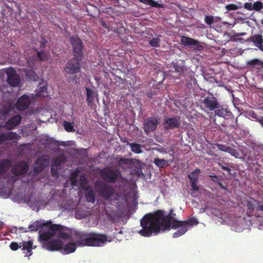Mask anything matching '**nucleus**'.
<instances>
[{"label":"nucleus","mask_w":263,"mask_h":263,"mask_svg":"<svg viewBox=\"0 0 263 263\" xmlns=\"http://www.w3.org/2000/svg\"><path fill=\"white\" fill-rule=\"evenodd\" d=\"M171 214H165L162 210H157L144 216L140 221L142 229L139 234L143 237H150L152 234H158L162 229L169 230L170 228L178 229V231L172 234L173 238H178L187 232L189 227L196 226L198 221L192 217L185 221L173 220Z\"/></svg>","instance_id":"f257e3e1"},{"label":"nucleus","mask_w":263,"mask_h":263,"mask_svg":"<svg viewBox=\"0 0 263 263\" xmlns=\"http://www.w3.org/2000/svg\"><path fill=\"white\" fill-rule=\"evenodd\" d=\"M47 226L48 227V229L46 231L39 232V237L42 240L50 239L55 235L59 238L64 240L71 239V231L66 227L59 224H53L51 221H47Z\"/></svg>","instance_id":"f03ea898"},{"label":"nucleus","mask_w":263,"mask_h":263,"mask_svg":"<svg viewBox=\"0 0 263 263\" xmlns=\"http://www.w3.org/2000/svg\"><path fill=\"white\" fill-rule=\"evenodd\" d=\"M100 174L102 179L109 183H115L121 176V171L117 169L104 168L101 170Z\"/></svg>","instance_id":"7ed1b4c3"},{"label":"nucleus","mask_w":263,"mask_h":263,"mask_svg":"<svg viewBox=\"0 0 263 263\" xmlns=\"http://www.w3.org/2000/svg\"><path fill=\"white\" fill-rule=\"evenodd\" d=\"M87 241L86 246L100 247L107 242V237L105 234L91 232L89 233Z\"/></svg>","instance_id":"20e7f679"},{"label":"nucleus","mask_w":263,"mask_h":263,"mask_svg":"<svg viewBox=\"0 0 263 263\" xmlns=\"http://www.w3.org/2000/svg\"><path fill=\"white\" fill-rule=\"evenodd\" d=\"M96 188L101 197L106 200L109 199L114 195L113 188L102 181H97Z\"/></svg>","instance_id":"39448f33"},{"label":"nucleus","mask_w":263,"mask_h":263,"mask_svg":"<svg viewBox=\"0 0 263 263\" xmlns=\"http://www.w3.org/2000/svg\"><path fill=\"white\" fill-rule=\"evenodd\" d=\"M70 42L71 45H72L74 57L78 58L79 59L83 58V42L81 40L77 35L71 36Z\"/></svg>","instance_id":"423d86ee"},{"label":"nucleus","mask_w":263,"mask_h":263,"mask_svg":"<svg viewBox=\"0 0 263 263\" xmlns=\"http://www.w3.org/2000/svg\"><path fill=\"white\" fill-rule=\"evenodd\" d=\"M83 60V58L80 59L78 58H73L67 62L64 71L67 74H76L80 71V62Z\"/></svg>","instance_id":"0eeeda50"},{"label":"nucleus","mask_w":263,"mask_h":263,"mask_svg":"<svg viewBox=\"0 0 263 263\" xmlns=\"http://www.w3.org/2000/svg\"><path fill=\"white\" fill-rule=\"evenodd\" d=\"M39 240L42 243L43 247L50 251L61 250L63 246L62 241L60 239L42 240L39 238Z\"/></svg>","instance_id":"6e6552de"},{"label":"nucleus","mask_w":263,"mask_h":263,"mask_svg":"<svg viewBox=\"0 0 263 263\" xmlns=\"http://www.w3.org/2000/svg\"><path fill=\"white\" fill-rule=\"evenodd\" d=\"M159 119L157 117H149L144 121L143 129L145 134L148 135L151 132H154L157 128Z\"/></svg>","instance_id":"1a4fd4ad"},{"label":"nucleus","mask_w":263,"mask_h":263,"mask_svg":"<svg viewBox=\"0 0 263 263\" xmlns=\"http://www.w3.org/2000/svg\"><path fill=\"white\" fill-rule=\"evenodd\" d=\"M5 73L8 76V83L10 86L12 87L18 86L20 83V79L18 74H16V71L12 68H9L5 71Z\"/></svg>","instance_id":"9d476101"},{"label":"nucleus","mask_w":263,"mask_h":263,"mask_svg":"<svg viewBox=\"0 0 263 263\" xmlns=\"http://www.w3.org/2000/svg\"><path fill=\"white\" fill-rule=\"evenodd\" d=\"M29 171V165L25 161H20L12 168V173L16 176H22Z\"/></svg>","instance_id":"9b49d317"},{"label":"nucleus","mask_w":263,"mask_h":263,"mask_svg":"<svg viewBox=\"0 0 263 263\" xmlns=\"http://www.w3.org/2000/svg\"><path fill=\"white\" fill-rule=\"evenodd\" d=\"M30 103V97L26 95H23L16 101L15 106L18 110L22 111L29 108Z\"/></svg>","instance_id":"f8f14e48"},{"label":"nucleus","mask_w":263,"mask_h":263,"mask_svg":"<svg viewBox=\"0 0 263 263\" xmlns=\"http://www.w3.org/2000/svg\"><path fill=\"white\" fill-rule=\"evenodd\" d=\"M202 103L204 104L205 108H208L211 111L219 108L220 106L216 98L214 97L212 94H211V96L205 98L203 100Z\"/></svg>","instance_id":"ddd939ff"},{"label":"nucleus","mask_w":263,"mask_h":263,"mask_svg":"<svg viewBox=\"0 0 263 263\" xmlns=\"http://www.w3.org/2000/svg\"><path fill=\"white\" fill-rule=\"evenodd\" d=\"M89 234L86 232L77 231L73 236V240L78 246H86Z\"/></svg>","instance_id":"4468645a"},{"label":"nucleus","mask_w":263,"mask_h":263,"mask_svg":"<svg viewBox=\"0 0 263 263\" xmlns=\"http://www.w3.org/2000/svg\"><path fill=\"white\" fill-rule=\"evenodd\" d=\"M181 122H180L179 119L177 117L165 118L163 123L164 128L165 130L178 128Z\"/></svg>","instance_id":"2eb2a0df"},{"label":"nucleus","mask_w":263,"mask_h":263,"mask_svg":"<svg viewBox=\"0 0 263 263\" xmlns=\"http://www.w3.org/2000/svg\"><path fill=\"white\" fill-rule=\"evenodd\" d=\"M48 165L49 161L40 157L36 159V162L34 163L33 171L37 174H40Z\"/></svg>","instance_id":"dca6fc26"},{"label":"nucleus","mask_w":263,"mask_h":263,"mask_svg":"<svg viewBox=\"0 0 263 263\" xmlns=\"http://www.w3.org/2000/svg\"><path fill=\"white\" fill-rule=\"evenodd\" d=\"M181 42L184 45L192 46L195 50L200 51L202 48V46L200 45L198 41L187 36H183L181 37Z\"/></svg>","instance_id":"f3484780"},{"label":"nucleus","mask_w":263,"mask_h":263,"mask_svg":"<svg viewBox=\"0 0 263 263\" xmlns=\"http://www.w3.org/2000/svg\"><path fill=\"white\" fill-rule=\"evenodd\" d=\"M247 208H248L247 213L249 216H251L255 208L257 211L263 212V204L255 200H250L247 202Z\"/></svg>","instance_id":"a211bd4d"},{"label":"nucleus","mask_w":263,"mask_h":263,"mask_svg":"<svg viewBox=\"0 0 263 263\" xmlns=\"http://www.w3.org/2000/svg\"><path fill=\"white\" fill-rule=\"evenodd\" d=\"M22 119V118L20 115H16L9 119L8 121L5 123L4 127L6 128L7 129L11 130L18 125Z\"/></svg>","instance_id":"6ab92c4d"},{"label":"nucleus","mask_w":263,"mask_h":263,"mask_svg":"<svg viewBox=\"0 0 263 263\" xmlns=\"http://www.w3.org/2000/svg\"><path fill=\"white\" fill-rule=\"evenodd\" d=\"M217 148H218L219 151L222 152H225L227 153L230 154L231 156L234 157L235 158L239 157V153L237 152L235 148H233L232 147H230L229 145H226L222 144L217 143L216 144Z\"/></svg>","instance_id":"aec40b11"},{"label":"nucleus","mask_w":263,"mask_h":263,"mask_svg":"<svg viewBox=\"0 0 263 263\" xmlns=\"http://www.w3.org/2000/svg\"><path fill=\"white\" fill-rule=\"evenodd\" d=\"M248 41L254 44V45L260 50H262L263 37L261 34H256L250 36V37L248 39Z\"/></svg>","instance_id":"412c9836"},{"label":"nucleus","mask_w":263,"mask_h":263,"mask_svg":"<svg viewBox=\"0 0 263 263\" xmlns=\"http://www.w3.org/2000/svg\"><path fill=\"white\" fill-rule=\"evenodd\" d=\"M21 248H22L23 253L25 254V256H30L32 255L33 241L32 240L23 241Z\"/></svg>","instance_id":"4be33fe9"},{"label":"nucleus","mask_w":263,"mask_h":263,"mask_svg":"<svg viewBox=\"0 0 263 263\" xmlns=\"http://www.w3.org/2000/svg\"><path fill=\"white\" fill-rule=\"evenodd\" d=\"M29 229L31 231H37L40 229H43V232L46 231L48 229L47 222L44 223L40 221L36 220L29 226Z\"/></svg>","instance_id":"5701e85b"},{"label":"nucleus","mask_w":263,"mask_h":263,"mask_svg":"<svg viewBox=\"0 0 263 263\" xmlns=\"http://www.w3.org/2000/svg\"><path fill=\"white\" fill-rule=\"evenodd\" d=\"M85 89L86 91V102L87 105L91 106L94 102L95 98L98 96V93L90 88L86 87Z\"/></svg>","instance_id":"b1692460"},{"label":"nucleus","mask_w":263,"mask_h":263,"mask_svg":"<svg viewBox=\"0 0 263 263\" xmlns=\"http://www.w3.org/2000/svg\"><path fill=\"white\" fill-rule=\"evenodd\" d=\"M77 249V244L74 242H69L66 243V245L62 247L61 249V251L63 254H69L76 251Z\"/></svg>","instance_id":"393cba45"},{"label":"nucleus","mask_w":263,"mask_h":263,"mask_svg":"<svg viewBox=\"0 0 263 263\" xmlns=\"http://www.w3.org/2000/svg\"><path fill=\"white\" fill-rule=\"evenodd\" d=\"M12 165V162L9 159L0 160V174L5 173Z\"/></svg>","instance_id":"a878e982"},{"label":"nucleus","mask_w":263,"mask_h":263,"mask_svg":"<svg viewBox=\"0 0 263 263\" xmlns=\"http://www.w3.org/2000/svg\"><path fill=\"white\" fill-rule=\"evenodd\" d=\"M85 190V198L88 202L94 203L95 201V196L94 192L90 186H87L84 188Z\"/></svg>","instance_id":"bb28decb"},{"label":"nucleus","mask_w":263,"mask_h":263,"mask_svg":"<svg viewBox=\"0 0 263 263\" xmlns=\"http://www.w3.org/2000/svg\"><path fill=\"white\" fill-rule=\"evenodd\" d=\"M216 164L221 168L222 170H224L227 172V174L229 175H232V163L229 162H225L224 161H220L216 162Z\"/></svg>","instance_id":"cd10ccee"},{"label":"nucleus","mask_w":263,"mask_h":263,"mask_svg":"<svg viewBox=\"0 0 263 263\" xmlns=\"http://www.w3.org/2000/svg\"><path fill=\"white\" fill-rule=\"evenodd\" d=\"M13 109L12 106L9 105L3 107L0 109V120H4L9 115L10 112L12 111Z\"/></svg>","instance_id":"c85d7f7f"},{"label":"nucleus","mask_w":263,"mask_h":263,"mask_svg":"<svg viewBox=\"0 0 263 263\" xmlns=\"http://www.w3.org/2000/svg\"><path fill=\"white\" fill-rule=\"evenodd\" d=\"M154 163L159 168H165L169 165L168 161L164 159L155 158Z\"/></svg>","instance_id":"c756f323"},{"label":"nucleus","mask_w":263,"mask_h":263,"mask_svg":"<svg viewBox=\"0 0 263 263\" xmlns=\"http://www.w3.org/2000/svg\"><path fill=\"white\" fill-rule=\"evenodd\" d=\"M2 136L4 141L18 140L20 136L15 132H9L7 134L2 133Z\"/></svg>","instance_id":"7c9ffc66"},{"label":"nucleus","mask_w":263,"mask_h":263,"mask_svg":"<svg viewBox=\"0 0 263 263\" xmlns=\"http://www.w3.org/2000/svg\"><path fill=\"white\" fill-rule=\"evenodd\" d=\"M60 166V162L59 161L55 160L51 165V173L53 176L58 177L59 174L58 173V169Z\"/></svg>","instance_id":"2f4dec72"},{"label":"nucleus","mask_w":263,"mask_h":263,"mask_svg":"<svg viewBox=\"0 0 263 263\" xmlns=\"http://www.w3.org/2000/svg\"><path fill=\"white\" fill-rule=\"evenodd\" d=\"M201 172L199 168H196L195 171L188 175V178L190 181H198L199 174Z\"/></svg>","instance_id":"473e14b6"},{"label":"nucleus","mask_w":263,"mask_h":263,"mask_svg":"<svg viewBox=\"0 0 263 263\" xmlns=\"http://www.w3.org/2000/svg\"><path fill=\"white\" fill-rule=\"evenodd\" d=\"M247 65L260 68L262 67V63L260 61L259 59H252L247 62Z\"/></svg>","instance_id":"72a5a7b5"},{"label":"nucleus","mask_w":263,"mask_h":263,"mask_svg":"<svg viewBox=\"0 0 263 263\" xmlns=\"http://www.w3.org/2000/svg\"><path fill=\"white\" fill-rule=\"evenodd\" d=\"M48 59V54L44 51H37L35 60L44 61Z\"/></svg>","instance_id":"f704fd0d"},{"label":"nucleus","mask_w":263,"mask_h":263,"mask_svg":"<svg viewBox=\"0 0 263 263\" xmlns=\"http://www.w3.org/2000/svg\"><path fill=\"white\" fill-rule=\"evenodd\" d=\"M117 162L118 166L123 167L125 165L132 164V163H133V159L120 158V159L118 160Z\"/></svg>","instance_id":"c9c22d12"},{"label":"nucleus","mask_w":263,"mask_h":263,"mask_svg":"<svg viewBox=\"0 0 263 263\" xmlns=\"http://www.w3.org/2000/svg\"><path fill=\"white\" fill-rule=\"evenodd\" d=\"M132 152L136 154H140L141 153V145L138 143L130 144Z\"/></svg>","instance_id":"e433bc0d"},{"label":"nucleus","mask_w":263,"mask_h":263,"mask_svg":"<svg viewBox=\"0 0 263 263\" xmlns=\"http://www.w3.org/2000/svg\"><path fill=\"white\" fill-rule=\"evenodd\" d=\"M174 71L179 74H183L185 69L184 66L179 64H175L174 65Z\"/></svg>","instance_id":"4c0bfd02"},{"label":"nucleus","mask_w":263,"mask_h":263,"mask_svg":"<svg viewBox=\"0 0 263 263\" xmlns=\"http://www.w3.org/2000/svg\"><path fill=\"white\" fill-rule=\"evenodd\" d=\"M64 128L66 131L68 132H74V129L73 127V125L72 122H69L67 121H64Z\"/></svg>","instance_id":"58836bf2"},{"label":"nucleus","mask_w":263,"mask_h":263,"mask_svg":"<svg viewBox=\"0 0 263 263\" xmlns=\"http://www.w3.org/2000/svg\"><path fill=\"white\" fill-rule=\"evenodd\" d=\"M160 39H159L158 37H155L152 39V40L149 41V45L153 47H158L160 46Z\"/></svg>","instance_id":"ea45409f"},{"label":"nucleus","mask_w":263,"mask_h":263,"mask_svg":"<svg viewBox=\"0 0 263 263\" xmlns=\"http://www.w3.org/2000/svg\"><path fill=\"white\" fill-rule=\"evenodd\" d=\"M78 172H74L72 174L70 175V181H71V184H72V185L73 186H77L78 185Z\"/></svg>","instance_id":"a19ab883"},{"label":"nucleus","mask_w":263,"mask_h":263,"mask_svg":"<svg viewBox=\"0 0 263 263\" xmlns=\"http://www.w3.org/2000/svg\"><path fill=\"white\" fill-rule=\"evenodd\" d=\"M88 183L86 177L84 175H81L80 176L79 183L78 182V184H80V186L84 187L86 186Z\"/></svg>","instance_id":"79ce46f5"},{"label":"nucleus","mask_w":263,"mask_h":263,"mask_svg":"<svg viewBox=\"0 0 263 263\" xmlns=\"http://www.w3.org/2000/svg\"><path fill=\"white\" fill-rule=\"evenodd\" d=\"M140 2L145 5H148L152 7H157L158 3L154 0H139Z\"/></svg>","instance_id":"37998d69"},{"label":"nucleus","mask_w":263,"mask_h":263,"mask_svg":"<svg viewBox=\"0 0 263 263\" xmlns=\"http://www.w3.org/2000/svg\"><path fill=\"white\" fill-rule=\"evenodd\" d=\"M263 8V3L259 1L255 2L253 4V10L259 11Z\"/></svg>","instance_id":"c03bdc74"},{"label":"nucleus","mask_w":263,"mask_h":263,"mask_svg":"<svg viewBox=\"0 0 263 263\" xmlns=\"http://www.w3.org/2000/svg\"><path fill=\"white\" fill-rule=\"evenodd\" d=\"M22 243H20V245H19L18 243L12 242L10 243V248L13 251H16L18 250L19 248H21V245Z\"/></svg>","instance_id":"a18cd8bd"},{"label":"nucleus","mask_w":263,"mask_h":263,"mask_svg":"<svg viewBox=\"0 0 263 263\" xmlns=\"http://www.w3.org/2000/svg\"><path fill=\"white\" fill-rule=\"evenodd\" d=\"M205 23L208 25H212L213 23L214 18L213 16H205Z\"/></svg>","instance_id":"49530a36"},{"label":"nucleus","mask_w":263,"mask_h":263,"mask_svg":"<svg viewBox=\"0 0 263 263\" xmlns=\"http://www.w3.org/2000/svg\"><path fill=\"white\" fill-rule=\"evenodd\" d=\"M215 112H216V115L217 116H218L219 117H224L226 115V111L223 108L216 110L215 111Z\"/></svg>","instance_id":"de8ad7c7"},{"label":"nucleus","mask_w":263,"mask_h":263,"mask_svg":"<svg viewBox=\"0 0 263 263\" xmlns=\"http://www.w3.org/2000/svg\"><path fill=\"white\" fill-rule=\"evenodd\" d=\"M243 8H245L247 10L253 11V4L251 2H246L243 4Z\"/></svg>","instance_id":"09e8293b"},{"label":"nucleus","mask_w":263,"mask_h":263,"mask_svg":"<svg viewBox=\"0 0 263 263\" xmlns=\"http://www.w3.org/2000/svg\"><path fill=\"white\" fill-rule=\"evenodd\" d=\"M198 181H190L191 186L193 191L197 192L199 190V187L197 185V182Z\"/></svg>","instance_id":"8fccbe9b"},{"label":"nucleus","mask_w":263,"mask_h":263,"mask_svg":"<svg viewBox=\"0 0 263 263\" xmlns=\"http://www.w3.org/2000/svg\"><path fill=\"white\" fill-rule=\"evenodd\" d=\"M227 10L233 11L237 9V7L235 4H229L226 6Z\"/></svg>","instance_id":"3c124183"},{"label":"nucleus","mask_w":263,"mask_h":263,"mask_svg":"<svg viewBox=\"0 0 263 263\" xmlns=\"http://www.w3.org/2000/svg\"><path fill=\"white\" fill-rule=\"evenodd\" d=\"M209 177H211V180L213 182L217 183L220 182L218 177L216 175H210Z\"/></svg>","instance_id":"603ef678"},{"label":"nucleus","mask_w":263,"mask_h":263,"mask_svg":"<svg viewBox=\"0 0 263 263\" xmlns=\"http://www.w3.org/2000/svg\"><path fill=\"white\" fill-rule=\"evenodd\" d=\"M216 184L217 185H218L219 186V187H220L221 189L225 190L226 191H227L228 188L227 187V186L223 185L221 182H220L216 183Z\"/></svg>","instance_id":"864d4df0"},{"label":"nucleus","mask_w":263,"mask_h":263,"mask_svg":"<svg viewBox=\"0 0 263 263\" xmlns=\"http://www.w3.org/2000/svg\"><path fill=\"white\" fill-rule=\"evenodd\" d=\"M230 128L236 129L237 128V119H235V125H230Z\"/></svg>","instance_id":"5fc2aeb1"},{"label":"nucleus","mask_w":263,"mask_h":263,"mask_svg":"<svg viewBox=\"0 0 263 263\" xmlns=\"http://www.w3.org/2000/svg\"><path fill=\"white\" fill-rule=\"evenodd\" d=\"M258 123H259V124H260V125H261L262 127H263V117H262L261 118H259L258 120Z\"/></svg>","instance_id":"6e6d98bb"},{"label":"nucleus","mask_w":263,"mask_h":263,"mask_svg":"<svg viewBox=\"0 0 263 263\" xmlns=\"http://www.w3.org/2000/svg\"><path fill=\"white\" fill-rule=\"evenodd\" d=\"M95 80L97 81V82L99 83L100 81V78L98 77H95Z\"/></svg>","instance_id":"4d7b16f0"},{"label":"nucleus","mask_w":263,"mask_h":263,"mask_svg":"<svg viewBox=\"0 0 263 263\" xmlns=\"http://www.w3.org/2000/svg\"><path fill=\"white\" fill-rule=\"evenodd\" d=\"M4 141L3 137L2 136V134H0V144L1 142Z\"/></svg>","instance_id":"13d9d810"},{"label":"nucleus","mask_w":263,"mask_h":263,"mask_svg":"<svg viewBox=\"0 0 263 263\" xmlns=\"http://www.w3.org/2000/svg\"><path fill=\"white\" fill-rule=\"evenodd\" d=\"M102 25H103V26L104 27V28H107V25L106 23H103V24H102Z\"/></svg>","instance_id":"bf43d9fd"},{"label":"nucleus","mask_w":263,"mask_h":263,"mask_svg":"<svg viewBox=\"0 0 263 263\" xmlns=\"http://www.w3.org/2000/svg\"><path fill=\"white\" fill-rule=\"evenodd\" d=\"M260 23H261V24L263 25V20H262L261 21H260Z\"/></svg>","instance_id":"052dcab7"},{"label":"nucleus","mask_w":263,"mask_h":263,"mask_svg":"<svg viewBox=\"0 0 263 263\" xmlns=\"http://www.w3.org/2000/svg\"><path fill=\"white\" fill-rule=\"evenodd\" d=\"M147 96H148V97H150V98L151 97V95H148Z\"/></svg>","instance_id":"680f3d73"}]
</instances>
